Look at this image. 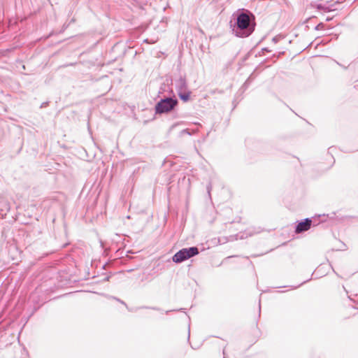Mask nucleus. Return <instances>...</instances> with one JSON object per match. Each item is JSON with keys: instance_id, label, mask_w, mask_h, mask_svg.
Wrapping results in <instances>:
<instances>
[{"instance_id": "11", "label": "nucleus", "mask_w": 358, "mask_h": 358, "mask_svg": "<svg viewBox=\"0 0 358 358\" xmlns=\"http://www.w3.org/2000/svg\"><path fill=\"white\" fill-rule=\"evenodd\" d=\"M324 23L320 22V23H319L318 24H317L315 26V30H320V29H322L324 28Z\"/></svg>"}, {"instance_id": "22", "label": "nucleus", "mask_w": 358, "mask_h": 358, "mask_svg": "<svg viewBox=\"0 0 358 358\" xmlns=\"http://www.w3.org/2000/svg\"><path fill=\"white\" fill-rule=\"evenodd\" d=\"M162 90H164V88H163L162 87H160V90L159 91V94H160L162 92Z\"/></svg>"}, {"instance_id": "20", "label": "nucleus", "mask_w": 358, "mask_h": 358, "mask_svg": "<svg viewBox=\"0 0 358 358\" xmlns=\"http://www.w3.org/2000/svg\"><path fill=\"white\" fill-rule=\"evenodd\" d=\"M262 51H263V52H264V51H265V52H271V50H270L268 48H264L262 49Z\"/></svg>"}, {"instance_id": "19", "label": "nucleus", "mask_w": 358, "mask_h": 358, "mask_svg": "<svg viewBox=\"0 0 358 358\" xmlns=\"http://www.w3.org/2000/svg\"><path fill=\"white\" fill-rule=\"evenodd\" d=\"M261 313V305H260V299L259 300V317H260Z\"/></svg>"}, {"instance_id": "23", "label": "nucleus", "mask_w": 358, "mask_h": 358, "mask_svg": "<svg viewBox=\"0 0 358 358\" xmlns=\"http://www.w3.org/2000/svg\"><path fill=\"white\" fill-rule=\"evenodd\" d=\"M333 149V147L329 148V152H330Z\"/></svg>"}, {"instance_id": "4", "label": "nucleus", "mask_w": 358, "mask_h": 358, "mask_svg": "<svg viewBox=\"0 0 358 358\" xmlns=\"http://www.w3.org/2000/svg\"><path fill=\"white\" fill-rule=\"evenodd\" d=\"M199 253V248L196 246L185 248L178 251L173 257L172 260L176 264H180L197 255Z\"/></svg>"}, {"instance_id": "18", "label": "nucleus", "mask_w": 358, "mask_h": 358, "mask_svg": "<svg viewBox=\"0 0 358 358\" xmlns=\"http://www.w3.org/2000/svg\"><path fill=\"white\" fill-rule=\"evenodd\" d=\"M142 308H148V309H152L156 310H159L160 309L157 307H148V306H143Z\"/></svg>"}, {"instance_id": "7", "label": "nucleus", "mask_w": 358, "mask_h": 358, "mask_svg": "<svg viewBox=\"0 0 358 358\" xmlns=\"http://www.w3.org/2000/svg\"><path fill=\"white\" fill-rule=\"evenodd\" d=\"M254 234L253 231L248 229L244 232H241L240 234H236V239H243L248 236H251Z\"/></svg>"}, {"instance_id": "5", "label": "nucleus", "mask_w": 358, "mask_h": 358, "mask_svg": "<svg viewBox=\"0 0 358 358\" xmlns=\"http://www.w3.org/2000/svg\"><path fill=\"white\" fill-rule=\"evenodd\" d=\"M312 222L310 218H306L298 222L295 227V233L300 234L308 231L311 227Z\"/></svg>"}, {"instance_id": "10", "label": "nucleus", "mask_w": 358, "mask_h": 358, "mask_svg": "<svg viewBox=\"0 0 358 358\" xmlns=\"http://www.w3.org/2000/svg\"><path fill=\"white\" fill-rule=\"evenodd\" d=\"M282 38H284V36L282 35H277L273 38L272 41L274 43H277Z\"/></svg>"}, {"instance_id": "2", "label": "nucleus", "mask_w": 358, "mask_h": 358, "mask_svg": "<svg viewBox=\"0 0 358 358\" xmlns=\"http://www.w3.org/2000/svg\"><path fill=\"white\" fill-rule=\"evenodd\" d=\"M178 104V100L173 94L172 96L162 98L155 106V114H168L173 110Z\"/></svg>"}, {"instance_id": "1", "label": "nucleus", "mask_w": 358, "mask_h": 358, "mask_svg": "<svg viewBox=\"0 0 358 358\" xmlns=\"http://www.w3.org/2000/svg\"><path fill=\"white\" fill-rule=\"evenodd\" d=\"M234 22L230 21L232 33L238 38H246L250 36L255 29V15L248 10H238L233 15Z\"/></svg>"}, {"instance_id": "24", "label": "nucleus", "mask_w": 358, "mask_h": 358, "mask_svg": "<svg viewBox=\"0 0 358 358\" xmlns=\"http://www.w3.org/2000/svg\"><path fill=\"white\" fill-rule=\"evenodd\" d=\"M94 265H93V262H91V264H90V266L92 267Z\"/></svg>"}, {"instance_id": "17", "label": "nucleus", "mask_w": 358, "mask_h": 358, "mask_svg": "<svg viewBox=\"0 0 358 358\" xmlns=\"http://www.w3.org/2000/svg\"><path fill=\"white\" fill-rule=\"evenodd\" d=\"M309 280H304L303 282H301V284H299V285H296V286H290L292 289H296L299 287H300L301 285L306 283V282H308Z\"/></svg>"}, {"instance_id": "3", "label": "nucleus", "mask_w": 358, "mask_h": 358, "mask_svg": "<svg viewBox=\"0 0 358 358\" xmlns=\"http://www.w3.org/2000/svg\"><path fill=\"white\" fill-rule=\"evenodd\" d=\"M175 88L181 101L187 102L190 99L192 92L188 87L185 76L180 75L178 78L175 80Z\"/></svg>"}, {"instance_id": "14", "label": "nucleus", "mask_w": 358, "mask_h": 358, "mask_svg": "<svg viewBox=\"0 0 358 358\" xmlns=\"http://www.w3.org/2000/svg\"><path fill=\"white\" fill-rule=\"evenodd\" d=\"M113 299H115V300H117V301H119V302H120V303H121L122 304L124 305L129 310H131L130 309H129V308H128L127 305L126 304V303H125L124 301H122L121 299H117V298H116V297H113Z\"/></svg>"}, {"instance_id": "26", "label": "nucleus", "mask_w": 358, "mask_h": 358, "mask_svg": "<svg viewBox=\"0 0 358 358\" xmlns=\"http://www.w3.org/2000/svg\"><path fill=\"white\" fill-rule=\"evenodd\" d=\"M184 310L183 308H180L178 310L182 311V310Z\"/></svg>"}, {"instance_id": "16", "label": "nucleus", "mask_w": 358, "mask_h": 358, "mask_svg": "<svg viewBox=\"0 0 358 358\" xmlns=\"http://www.w3.org/2000/svg\"><path fill=\"white\" fill-rule=\"evenodd\" d=\"M183 124V122H182L174 123V124H172V126L171 127L170 130H172V129H173L175 127H176L177 126L180 125V124Z\"/></svg>"}, {"instance_id": "12", "label": "nucleus", "mask_w": 358, "mask_h": 358, "mask_svg": "<svg viewBox=\"0 0 358 358\" xmlns=\"http://www.w3.org/2000/svg\"><path fill=\"white\" fill-rule=\"evenodd\" d=\"M206 189H207L208 194L209 197H210V191L212 189V185H211L210 182L208 184Z\"/></svg>"}, {"instance_id": "13", "label": "nucleus", "mask_w": 358, "mask_h": 358, "mask_svg": "<svg viewBox=\"0 0 358 358\" xmlns=\"http://www.w3.org/2000/svg\"><path fill=\"white\" fill-rule=\"evenodd\" d=\"M250 85V78H248L245 82L243 83L242 87L246 89Z\"/></svg>"}, {"instance_id": "6", "label": "nucleus", "mask_w": 358, "mask_h": 358, "mask_svg": "<svg viewBox=\"0 0 358 358\" xmlns=\"http://www.w3.org/2000/svg\"><path fill=\"white\" fill-rule=\"evenodd\" d=\"M316 8L319 10H323L324 12H330L334 10V9L332 8L333 5L332 4H328L327 3H316L315 6Z\"/></svg>"}, {"instance_id": "21", "label": "nucleus", "mask_w": 358, "mask_h": 358, "mask_svg": "<svg viewBox=\"0 0 358 358\" xmlns=\"http://www.w3.org/2000/svg\"><path fill=\"white\" fill-rule=\"evenodd\" d=\"M338 65H340L341 66H342L343 69H347V66H345L344 65H341V64L338 63Z\"/></svg>"}, {"instance_id": "25", "label": "nucleus", "mask_w": 358, "mask_h": 358, "mask_svg": "<svg viewBox=\"0 0 358 358\" xmlns=\"http://www.w3.org/2000/svg\"><path fill=\"white\" fill-rule=\"evenodd\" d=\"M171 310H166V313H169V312H171Z\"/></svg>"}, {"instance_id": "15", "label": "nucleus", "mask_w": 358, "mask_h": 358, "mask_svg": "<svg viewBox=\"0 0 358 358\" xmlns=\"http://www.w3.org/2000/svg\"><path fill=\"white\" fill-rule=\"evenodd\" d=\"M113 299H115V300H117V301H119V302H120V303H121L122 304L124 305L129 310H131L130 309H129V308H128L127 305L126 304V303H125L124 301H122L121 299H117V298H116V297H113Z\"/></svg>"}, {"instance_id": "9", "label": "nucleus", "mask_w": 358, "mask_h": 358, "mask_svg": "<svg viewBox=\"0 0 358 358\" xmlns=\"http://www.w3.org/2000/svg\"><path fill=\"white\" fill-rule=\"evenodd\" d=\"M197 131V130H192V131H190L189 129H182L180 134H179V136H182L183 135L185 134H187V135H189V136H192V134H194V133H196Z\"/></svg>"}, {"instance_id": "8", "label": "nucleus", "mask_w": 358, "mask_h": 358, "mask_svg": "<svg viewBox=\"0 0 358 358\" xmlns=\"http://www.w3.org/2000/svg\"><path fill=\"white\" fill-rule=\"evenodd\" d=\"M91 279L93 280V281L91 282V284H96V283H98V282H99L101 281H103V282L108 281L109 280V276L103 275L101 280H96V276L93 275V276L91 277Z\"/></svg>"}]
</instances>
